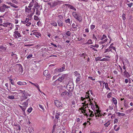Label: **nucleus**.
I'll use <instances>...</instances> for the list:
<instances>
[{
	"mask_svg": "<svg viewBox=\"0 0 133 133\" xmlns=\"http://www.w3.org/2000/svg\"><path fill=\"white\" fill-rule=\"evenodd\" d=\"M72 26L74 28H77L78 26L77 25H75V24L73 23L72 25Z\"/></svg>",
	"mask_w": 133,
	"mask_h": 133,
	"instance_id": "37",
	"label": "nucleus"
},
{
	"mask_svg": "<svg viewBox=\"0 0 133 133\" xmlns=\"http://www.w3.org/2000/svg\"><path fill=\"white\" fill-rule=\"evenodd\" d=\"M72 14L75 18H77L78 16H79L78 14H77L76 12H72Z\"/></svg>",
	"mask_w": 133,
	"mask_h": 133,
	"instance_id": "13",
	"label": "nucleus"
},
{
	"mask_svg": "<svg viewBox=\"0 0 133 133\" xmlns=\"http://www.w3.org/2000/svg\"><path fill=\"white\" fill-rule=\"evenodd\" d=\"M110 51H111V49L109 48V49H107L105 50V52H109Z\"/></svg>",
	"mask_w": 133,
	"mask_h": 133,
	"instance_id": "47",
	"label": "nucleus"
},
{
	"mask_svg": "<svg viewBox=\"0 0 133 133\" xmlns=\"http://www.w3.org/2000/svg\"><path fill=\"white\" fill-rule=\"evenodd\" d=\"M126 4L128 5V6L130 8H131V7L133 4V3H126Z\"/></svg>",
	"mask_w": 133,
	"mask_h": 133,
	"instance_id": "39",
	"label": "nucleus"
},
{
	"mask_svg": "<svg viewBox=\"0 0 133 133\" xmlns=\"http://www.w3.org/2000/svg\"><path fill=\"white\" fill-rule=\"evenodd\" d=\"M118 121L117 119H115L114 121V123L115 124L116 123H117L118 122Z\"/></svg>",
	"mask_w": 133,
	"mask_h": 133,
	"instance_id": "64",
	"label": "nucleus"
},
{
	"mask_svg": "<svg viewBox=\"0 0 133 133\" xmlns=\"http://www.w3.org/2000/svg\"><path fill=\"white\" fill-rule=\"evenodd\" d=\"M44 75L45 76H48V78H49L50 77V74L49 73L48 70H45L43 72Z\"/></svg>",
	"mask_w": 133,
	"mask_h": 133,
	"instance_id": "5",
	"label": "nucleus"
},
{
	"mask_svg": "<svg viewBox=\"0 0 133 133\" xmlns=\"http://www.w3.org/2000/svg\"><path fill=\"white\" fill-rule=\"evenodd\" d=\"M67 76L68 75L67 74H64L62 76L60 77V78L62 79V80H63L65 78H66Z\"/></svg>",
	"mask_w": 133,
	"mask_h": 133,
	"instance_id": "16",
	"label": "nucleus"
},
{
	"mask_svg": "<svg viewBox=\"0 0 133 133\" xmlns=\"http://www.w3.org/2000/svg\"><path fill=\"white\" fill-rule=\"evenodd\" d=\"M57 22L58 25L59 26H63L62 22L60 19H58L57 21Z\"/></svg>",
	"mask_w": 133,
	"mask_h": 133,
	"instance_id": "11",
	"label": "nucleus"
},
{
	"mask_svg": "<svg viewBox=\"0 0 133 133\" xmlns=\"http://www.w3.org/2000/svg\"><path fill=\"white\" fill-rule=\"evenodd\" d=\"M77 20H78L79 22H81L82 18L81 16H79L77 17V18H76Z\"/></svg>",
	"mask_w": 133,
	"mask_h": 133,
	"instance_id": "20",
	"label": "nucleus"
},
{
	"mask_svg": "<svg viewBox=\"0 0 133 133\" xmlns=\"http://www.w3.org/2000/svg\"><path fill=\"white\" fill-rule=\"evenodd\" d=\"M95 27V25H92L91 26V29H93Z\"/></svg>",
	"mask_w": 133,
	"mask_h": 133,
	"instance_id": "57",
	"label": "nucleus"
},
{
	"mask_svg": "<svg viewBox=\"0 0 133 133\" xmlns=\"http://www.w3.org/2000/svg\"><path fill=\"white\" fill-rule=\"evenodd\" d=\"M9 7L6 5L5 4H3L0 7V11L4 12L6 8H8Z\"/></svg>",
	"mask_w": 133,
	"mask_h": 133,
	"instance_id": "4",
	"label": "nucleus"
},
{
	"mask_svg": "<svg viewBox=\"0 0 133 133\" xmlns=\"http://www.w3.org/2000/svg\"><path fill=\"white\" fill-rule=\"evenodd\" d=\"M113 44H114L113 43H112L110 45L109 48H112L115 51H116V50H115L116 49H115V47L113 46H112V45H113Z\"/></svg>",
	"mask_w": 133,
	"mask_h": 133,
	"instance_id": "31",
	"label": "nucleus"
},
{
	"mask_svg": "<svg viewBox=\"0 0 133 133\" xmlns=\"http://www.w3.org/2000/svg\"><path fill=\"white\" fill-rule=\"evenodd\" d=\"M32 109V108H30L28 109L27 110V111H28V112L30 113Z\"/></svg>",
	"mask_w": 133,
	"mask_h": 133,
	"instance_id": "45",
	"label": "nucleus"
},
{
	"mask_svg": "<svg viewBox=\"0 0 133 133\" xmlns=\"http://www.w3.org/2000/svg\"><path fill=\"white\" fill-rule=\"evenodd\" d=\"M17 84L20 85H24L27 84L26 82L23 81H19L17 83Z\"/></svg>",
	"mask_w": 133,
	"mask_h": 133,
	"instance_id": "9",
	"label": "nucleus"
},
{
	"mask_svg": "<svg viewBox=\"0 0 133 133\" xmlns=\"http://www.w3.org/2000/svg\"><path fill=\"white\" fill-rule=\"evenodd\" d=\"M40 5L38 4V3L37 2H35V4L34 5V8H39L40 7Z\"/></svg>",
	"mask_w": 133,
	"mask_h": 133,
	"instance_id": "15",
	"label": "nucleus"
},
{
	"mask_svg": "<svg viewBox=\"0 0 133 133\" xmlns=\"http://www.w3.org/2000/svg\"><path fill=\"white\" fill-rule=\"evenodd\" d=\"M25 8L26 11L27 10L28 11H30L31 9V8H28L27 6L26 7H25Z\"/></svg>",
	"mask_w": 133,
	"mask_h": 133,
	"instance_id": "52",
	"label": "nucleus"
},
{
	"mask_svg": "<svg viewBox=\"0 0 133 133\" xmlns=\"http://www.w3.org/2000/svg\"><path fill=\"white\" fill-rule=\"evenodd\" d=\"M14 33L16 34L17 36L18 37H21V35L19 33L18 31H15L14 32Z\"/></svg>",
	"mask_w": 133,
	"mask_h": 133,
	"instance_id": "17",
	"label": "nucleus"
},
{
	"mask_svg": "<svg viewBox=\"0 0 133 133\" xmlns=\"http://www.w3.org/2000/svg\"><path fill=\"white\" fill-rule=\"evenodd\" d=\"M65 22L66 23H68L69 24H71L70 19L69 18H68L65 20Z\"/></svg>",
	"mask_w": 133,
	"mask_h": 133,
	"instance_id": "25",
	"label": "nucleus"
},
{
	"mask_svg": "<svg viewBox=\"0 0 133 133\" xmlns=\"http://www.w3.org/2000/svg\"><path fill=\"white\" fill-rule=\"evenodd\" d=\"M0 48L3 50H5V48L3 46H0Z\"/></svg>",
	"mask_w": 133,
	"mask_h": 133,
	"instance_id": "58",
	"label": "nucleus"
},
{
	"mask_svg": "<svg viewBox=\"0 0 133 133\" xmlns=\"http://www.w3.org/2000/svg\"><path fill=\"white\" fill-rule=\"evenodd\" d=\"M54 103L58 109H61L63 108L62 106V104L58 101L57 100H55L54 101Z\"/></svg>",
	"mask_w": 133,
	"mask_h": 133,
	"instance_id": "2",
	"label": "nucleus"
},
{
	"mask_svg": "<svg viewBox=\"0 0 133 133\" xmlns=\"http://www.w3.org/2000/svg\"><path fill=\"white\" fill-rule=\"evenodd\" d=\"M88 78L90 79L93 81H94L95 79V78H93L91 76L89 77Z\"/></svg>",
	"mask_w": 133,
	"mask_h": 133,
	"instance_id": "61",
	"label": "nucleus"
},
{
	"mask_svg": "<svg viewBox=\"0 0 133 133\" xmlns=\"http://www.w3.org/2000/svg\"><path fill=\"white\" fill-rule=\"evenodd\" d=\"M65 34L68 36H70L71 35V33L70 31H68L66 32Z\"/></svg>",
	"mask_w": 133,
	"mask_h": 133,
	"instance_id": "32",
	"label": "nucleus"
},
{
	"mask_svg": "<svg viewBox=\"0 0 133 133\" xmlns=\"http://www.w3.org/2000/svg\"><path fill=\"white\" fill-rule=\"evenodd\" d=\"M89 110L90 112H91V113L90 114L89 116L90 117H92L93 116H94V114H93V112L92 111H91V112L90 110Z\"/></svg>",
	"mask_w": 133,
	"mask_h": 133,
	"instance_id": "42",
	"label": "nucleus"
},
{
	"mask_svg": "<svg viewBox=\"0 0 133 133\" xmlns=\"http://www.w3.org/2000/svg\"><path fill=\"white\" fill-rule=\"evenodd\" d=\"M58 17L61 19H62L63 18V16L61 15L58 16Z\"/></svg>",
	"mask_w": 133,
	"mask_h": 133,
	"instance_id": "59",
	"label": "nucleus"
},
{
	"mask_svg": "<svg viewBox=\"0 0 133 133\" xmlns=\"http://www.w3.org/2000/svg\"><path fill=\"white\" fill-rule=\"evenodd\" d=\"M106 58H104V61H109L110 59L109 58H110L109 56H107L106 57Z\"/></svg>",
	"mask_w": 133,
	"mask_h": 133,
	"instance_id": "28",
	"label": "nucleus"
},
{
	"mask_svg": "<svg viewBox=\"0 0 133 133\" xmlns=\"http://www.w3.org/2000/svg\"><path fill=\"white\" fill-rule=\"evenodd\" d=\"M17 129H18L19 130H21L20 127L19 125H17Z\"/></svg>",
	"mask_w": 133,
	"mask_h": 133,
	"instance_id": "63",
	"label": "nucleus"
},
{
	"mask_svg": "<svg viewBox=\"0 0 133 133\" xmlns=\"http://www.w3.org/2000/svg\"><path fill=\"white\" fill-rule=\"evenodd\" d=\"M62 79H61L60 78V77L57 80H56L55 81L57 82L58 81H59L61 82H62Z\"/></svg>",
	"mask_w": 133,
	"mask_h": 133,
	"instance_id": "50",
	"label": "nucleus"
},
{
	"mask_svg": "<svg viewBox=\"0 0 133 133\" xmlns=\"http://www.w3.org/2000/svg\"><path fill=\"white\" fill-rule=\"evenodd\" d=\"M123 73L124 74V76H125L127 78H128L130 76V75L129 73L127 72L126 70H125L124 72Z\"/></svg>",
	"mask_w": 133,
	"mask_h": 133,
	"instance_id": "10",
	"label": "nucleus"
},
{
	"mask_svg": "<svg viewBox=\"0 0 133 133\" xmlns=\"http://www.w3.org/2000/svg\"><path fill=\"white\" fill-rule=\"evenodd\" d=\"M65 5L68 6V8H70L71 7V5L68 4H65Z\"/></svg>",
	"mask_w": 133,
	"mask_h": 133,
	"instance_id": "55",
	"label": "nucleus"
},
{
	"mask_svg": "<svg viewBox=\"0 0 133 133\" xmlns=\"http://www.w3.org/2000/svg\"><path fill=\"white\" fill-rule=\"evenodd\" d=\"M111 92H110L107 94V97L108 98H110L111 97V96L110 94H111Z\"/></svg>",
	"mask_w": 133,
	"mask_h": 133,
	"instance_id": "51",
	"label": "nucleus"
},
{
	"mask_svg": "<svg viewBox=\"0 0 133 133\" xmlns=\"http://www.w3.org/2000/svg\"><path fill=\"white\" fill-rule=\"evenodd\" d=\"M110 121H108L107 123H106L105 124H104V125L105 127H108V126L110 125Z\"/></svg>",
	"mask_w": 133,
	"mask_h": 133,
	"instance_id": "24",
	"label": "nucleus"
},
{
	"mask_svg": "<svg viewBox=\"0 0 133 133\" xmlns=\"http://www.w3.org/2000/svg\"><path fill=\"white\" fill-rule=\"evenodd\" d=\"M74 73L75 74V75L76 76H77L79 75L80 76V74L78 73V72L77 71H76L74 72Z\"/></svg>",
	"mask_w": 133,
	"mask_h": 133,
	"instance_id": "46",
	"label": "nucleus"
},
{
	"mask_svg": "<svg viewBox=\"0 0 133 133\" xmlns=\"http://www.w3.org/2000/svg\"><path fill=\"white\" fill-rule=\"evenodd\" d=\"M116 114H117V115L118 116H123L125 115V114L124 113H121L119 112H117L116 113Z\"/></svg>",
	"mask_w": 133,
	"mask_h": 133,
	"instance_id": "23",
	"label": "nucleus"
},
{
	"mask_svg": "<svg viewBox=\"0 0 133 133\" xmlns=\"http://www.w3.org/2000/svg\"><path fill=\"white\" fill-rule=\"evenodd\" d=\"M15 69L17 71H19L20 72H22L23 69L22 65L20 64H17L15 65Z\"/></svg>",
	"mask_w": 133,
	"mask_h": 133,
	"instance_id": "1",
	"label": "nucleus"
},
{
	"mask_svg": "<svg viewBox=\"0 0 133 133\" xmlns=\"http://www.w3.org/2000/svg\"><path fill=\"white\" fill-rule=\"evenodd\" d=\"M67 91L66 90H65L64 91H63L61 94V95L62 97H63L64 96H66V94H67Z\"/></svg>",
	"mask_w": 133,
	"mask_h": 133,
	"instance_id": "12",
	"label": "nucleus"
},
{
	"mask_svg": "<svg viewBox=\"0 0 133 133\" xmlns=\"http://www.w3.org/2000/svg\"><path fill=\"white\" fill-rule=\"evenodd\" d=\"M112 101L115 105L117 104V100L115 98H113L112 99Z\"/></svg>",
	"mask_w": 133,
	"mask_h": 133,
	"instance_id": "19",
	"label": "nucleus"
},
{
	"mask_svg": "<svg viewBox=\"0 0 133 133\" xmlns=\"http://www.w3.org/2000/svg\"><path fill=\"white\" fill-rule=\"evenodd\" d=\"M18 106L22 109V111H24V110H25V108H23V107L21 106L20 105H19Z\"/></svg>",
	"mask_w": 133,
	"mask_h": 133,
	"instance_id": "56",
	"label": "nucleus"
},
{
	"mask_svg": "<svg viewBox=\"0 0 133 133\" xmlns=\"http://www.w3.org/2000/svg\"><path fill=\"white\" fill-rule=\"evenodd\" d=\"M29 82L31 84H32L34 85L37 88H38V85L37 84H35L31 82Z\"/></svg>",
	"mask_w": 133,
	"mask_h": 133,
	"instance_id": "33",
	"label": "nucleus"
},
{
	"mask_svg": "<svg viewBox=\"0 0 133 133\" xmlns=\"http://www.w3.org/2000/svg\"><path fill=\"white\" fill-rule=\"evenodd\" d=\"M108 40V39H105V40H103V41L101 42H99V43L100 44H102L105 43V42H106Z\"/></svg>",
	"mask_w": 133,
	"mask_h": 133,
	"instance_id": "35",
	"label": "nucleus"
},
{
	"mask_svg": "<svg viewBox=\"0 0 133 133\" xmlns=\"http://www.w3.org/2000/svg\"><path fill=\"white\" fill-rule=\"evenodd\" d=\"M34 19L36 20V21H37L38 19V17L35 15L34 16Z\"/></svg>",
	"mask_w": 133,
	"mask_h": 133,
	"instance_id": "49",
	"label": "nucleus"
},
{
	"mask_svg": "<svg viewBox=\"0 0 133 133\" xmlns=\"http://www.w3.org/2000/svg\"><path fill=\"white\" fill-rule=\"evenodd\" d=\"M92 35H93V36H92V38L93 39H95V41H97V38H96V36H95V34H93Z\"/></svg>",
	"mask_w": 133,
	"mask_h": 133,
	"instance_id": "48",
	"label": "nucleus"
},
{
	"mask_svg": "<svg viewBox=\"0 0 133 133\" xmlns=\"http://www.w3.org/2000/svg\"><path fill=\"white\" fill-rule=\"evenodd\" d=\"M32 54H30L27 57V59H29V58H30L32 57Z\"/></svg>",
	"mask_w": 133,
	"mask_h": 133,
	"instance_id": "53",
	"label": "nucleus"
},
{
	"mask_svg": "<svg viewBox=\"0 0 133 133\" xmlns=\"http://www.w3.org/2000/svg\"><path fill=\"white\" fill-rule=\"evenodd\" d=\"M66 88L69 92H72L74 89V86L73 85H69L68 84L67 85Z\"/></svg>",
	"mask_w": 133,
	"mask_h": 133,
	"instance_id": "3",
	"label": "nucleus"
},
{
	"mask_svg": "<svg viewBox=\"0 0 133 133\" xmlns=\"http://www.w3.org/2000/svg\"><path fill=\"white\" fill-rule=\"evenodd\" d=\"M96 111H97V112H95V115L96 117H97V116L98 115V113H99V114H100V112H101V111L99 110H96Z\"/></svg>",
	"mask_w": 133,
	"mask_h": 133,
	"instance_id": "18",
	"label": "nucleus"
},
{
	"mask_svg": "<svg viewBox=\"0 0 133 133\" xmlns=\"http://www.w3.org/2000/svg\"><path fill=\"white\" fill-rule=\"evenodd\" d=\"M86 54L85 53H84L83 54H81V55H80V56H84V58L85 57V56H86Z\"/></svg>",
	"mask_w": 133,
	"mask_h": 133,
	"instance_id": "62",
	"label": "nucleus"
},
{
	"mask_svg": "<svg viewBox=\"0 0 133 133\" xmlns=\"http://www.w3.org/2000/svg\"><path fill=\"white\" fill-rule=\"evenodd\" d=\"M92 43V40L91 39H89L88 42L85 43L86 44H91Z\"/></svg>",
	"mask_w": 133,
	"mask_h": 133,
	"instance_id": "29",
	"label": "nucleus"
},
{
	"mask_svg": "<svg viewBox=\"0 0 133 133\" xmlns=\"http://www.w3.org/2000/svg\"><path fill=\"white\" fill-rule=\"evenodd\" d=\"M80 77H78L76 79V83H78L80 81Z\"/></svg>",
	"mask_w": 133,
	"mask_h": 133,
	"instance_id": "44",
	"label": "nucleus"
},
{
	"mask_svg": "<svg viewBox=\"0 0 133 133\" xmlns=\"http://www.w3.org/2000/svg\"><path fill=\"white\" fill-rule=\"evenodd\" d=\"M61 114L59 112L56 111L55 116V118L57 119H58L59 117V116H61Z\"/></svg>",
	"mask_w": 133,
	"mask_h": 133,
	"instance_id": "7",
	"label": "nucleus"
},
{
	"mask_svg": "<svg viewBox=\"0 0 133 133\" xmlns=\"http://www.w3.org/2000/svg\"><path fill=\"white\" fill-rule=\"evenodd\" d=\"M11 5L13 7H14V8H18V6H17L15 5V4H14L11 3Z\"/></svg>",
	"mask_w": 133,
	"mask_h": 133,
	"instance_id": "38",
	"label": "nucleus"
},
{
	"mask_svg": "<svg viewBox=\"0 0 133 133\" xmlns=\"http://www.w3.org/2000/svg\"><path fill=\"white\" fill-rule=\"evenodd\" d=\"M28 99L26 100V102H24V103H20L21 104L23 105L24 104V105L23 107V108H25V110L26 108L27 107L28 105Z\"/></svg>",
	"mask_w": 133,
	"mask_h": 133,
	"instance_id": "8",
	"label": "nucleus"
},
{
	"mask_svg": "<svg viewBox=\"0 0 133 133\" xmlns=\"http://www.w3.org/2000/svg\"><path fill=\"white\" fill-rule=\"evenodd\" d=\"M33 34L35 35L36 37H37L38 38L39 37L38 36H40L41 35V34L40 33H38L37 32H34L33 33Z\"/></svg>",
	"mask_w": 133,
	"mask_h": 133,
	"instance_id": "14",
	"label": "nucleus"
},
{
	"mask_svg": "<svg viewBox=\"0 0 133 133\" xmlns=\"http://www.w3.org/2000/svg\"><path fill=\"white\" fill-rule=\"evenodd\" d=\"M65 67L64 66H63L62 68H59L58 69V70L59 71H63Z\"/></svg>",
	"mask_w": 133,
	"mask_h": 133,
	"instance_id": "40",
	"label": "nucleus"
},
{
	"mask_svg": "<svg viewBox=\"0 0 133 133\" xmlns=\"http://www.w3.org/2000/svg\"><path fill=\"white\" fill-rule=\"evenodd\" d=\"M107 39V37L105 35H103L102 37H101V40H102L104 39Z\"/></svg>",
	"mask_w": 133,
	"mask_h": 133,
	"instance_id": "36",
	"label": "nucleus"
},
{
	"mask_svg": "<svg viewBox=\"0 0 133 133\" xmlns=\"http://www.w3.org/2000/svg\"><path fill=\"white\" fill-rule=\"evenodd\" d=\"M51 24L55 26H57V23L55 21H52L51 23Z\"/></svg>",
	"mask_w": 133,
	"mask_h": 133,
	"instance_id": "21",
	"label": "nucleus"
},
{
	"mask_svg": "<svg viewBox=\"0 0 133 133\" xmlns=\"http://www.w3.org/2000/svg\"><path fill=\"white\" fill-rule=\"evenodd\" d=\"M125 15L124 14H123L122 15V17L123 18V19L124 20H125Z\"/></svg>",
	"mask_w": 133,
	"mask_h": 133,
	"instance_id": "60",
	"label": "nucleus"
},
{
	"mask_svg": "<svg viewBox=\"0 0 133 133\" xmlns=\"http://www.w3.org/2000/svg\"><path fill=\"white\" fill-rule=\"evenodd\" d=\"M42 9V8H40V9H39V10H37L36 11V14L37 15H39L40 14L41 12L40 11V10H41Z\"/></svg>",
	"mask_w": 133,
	"mask_h": 133,
	"instance_id": "26",
	"label": "nucleus"
},
{
	"mask_svg": "<svg viewBox=\"0 0 133 133\" xmlns=\"http://www.w3.org/2000/svg\"><path fill=\"white\" fill-rule=\"evenodd\" d=\"M101 58L100 57H98L95 58V60L96 61H100Z\"/></svg>",
	"mask_w": 133,
	"mask_h": 133,
	"instance_id": "54",
	"label": "nucleus"
},
{
	"mask_svg": "<svg viewBox=\"0 0 133 133\" xmlns=\"http://www.w3.org/2000/svg\"><path fill=\"white\" fill-rule=\"evenodd\" d=\"M89 101L90 102V103L89 104L91 105V108H92V106H93V107H94V104H93L92 103H91V99L90 98H89Z\"/></svg>",
	"mask_w": 133,
	"mask_h": 133,
	"instance_id": "43",
	"label": "nucleus"
},
{
	"mask_svg": "<svg viewBox=\"0 0 133 133\" xmlns=\"http://www.w3.org/2000/svg\"><path fill=\"white\" fill-rule=\"evenodd\" d=\"M72 92H68L67 91V94H66V95H67L69 97L71 96L72 95Z\"/></svg>",
	"mask_w": 133,
	"mask_h": 133,
	"instance_id": "34",
	"label": "nucleus"
},
{
	"mask_svg": "<svg viewBox=\"0 0 133 133\" xmlns=\"http://www.w3.org/2000/svg\"><path fill=\"white\" fill-rule=\"evenodd\" d=\"M28 95V94H27L26 92H23V94L22 96L23 98L21 100V102H22V101L26 99L27 98Z\"/></svg>",
	"mask_w": 133,
	"mask_h": 133,
	"instance_id": "6",
	"label": "nucleus"
},
{
	"mask_svg": "<svg viewBox=\"0 0 133 133\" xmlns=\"http://www.w3.org/2000/svg\"><path fill=\"white\" fill-rule=\"evenodd\" d=\"M105 88L107 90H110V88L108 87V84L107 83H105Z\"/></svg>",
	"mask_w": 133,
	"mask_h": 133,
	"instance_id": "27",
	"label": "nucleus"
},
{
	"mask_svg": "<svg viewBox=\"0 0 133 133\" xmlns=\"http://www.w3.org/2000/svg\"><path fill=\"white\" fill-rule=\"evenodd\" d=\"M89 91H88L87 92H86V94H88V95H86L85 97H86V98L87 99H88L89 98V94H90L89 93Z\"/></svg>",
	"mask_w": 133,
	"mask_h": 133,
	"instance_id": "41",
	"label": "nucleus"
},
{
	"mask_svg": "<svg viewBox=\"0 0 133 133\" xmlns=\"http://www.w3.org/2000/svg\"><path fill=\"white\" fill-rule=\"evenodd\" d=\"M36 1H34V0H32L31 2L30 3V4L31 5L32 7L34 5L35 3V2H36Z\"/></svg>",
	"mask_w": 133,
	"mask_h": 133,
	"instance_id": "22",
	"label": "nucleus"
},
{
	"mask_svg": "<svg viewBox=\"0 0 133 133\" xmlns=\"http://www.w3.org/2000/svg\"><path fill=\"white\" fill-rule=\"evenodd\" d=\"M8 98L11 99H15L13 95L9 96L8 97Z\"/></svg>",
	"mask_w": 133,
	"mask_h": 133,
	"instance_id": "30",
	"label": "nucleus"
}]
</instances>
